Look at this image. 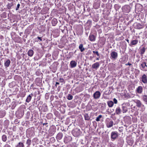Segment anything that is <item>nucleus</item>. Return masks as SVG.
I'll list each match as a JSON object with an SVG mask.
<instances>
[{"instance_id": "7", "label": "nucleus", "mask_w": 147, "mask_h": 147, "mask_svg": "<svg viewBox=\"0 0 147 147\" xmlns=\"http://www.w3.org/2000/svg\"><path fill=\"white\" fill-rule=\"evenodd\" d=\"M140 80L144 84H147V75L144 74L140 78Z\"/></svg>"}, {"instance_id": "27", "label": "nucleus", "mask_w": 147, "mask_h": 147, "mask_svg": "<svg viewBox=\"0 0 147 147\" xmlns=\"http://www.w3.org/2000/svg\"><path fill=\"white\" fill-rule=\"evenodd\" d=\"M79 48L81 52H83L85 50V48L83 47V45L82 44H80L79 46Z\"/></svg>"}, {"instance_id": "24", "label": "nucleus", "mask_w": 147, "mask_h": 147, "mask_svg": "<svg viewBox=\"0 0 147 147\" xmlns=\"http://www.w3.org/2000/svg\"><path fill=\"white\" fill-rule=\"evenodd\" d=\"M10 63V61L9 59H7L5 62L4 63V65L6 67H8Z\"/></svg>"}, {"instance_id": "50", "label": "nucleus", "mask_w": 147, "mask_h": 147, "mask_svg": "<svg viewBox=\"0 0 147 147\" xmlns=\"http://www.w3.org/2000/svg\"><path fill=\"white\" fill-rule=\"evenodd\" d=\"M118 130L120 132H122L123 131V128L122 127H119Z\"/></svg>"}, {"instance_id": "14", "label": "nucleus", "mask_w": 147, "mask_h": 147, "mask_svg": "<svg viewBox=\"0 0 147 147\" xmlns=\"http://www.w3.org/2000/svg\"><path fill=\"white\" fill-rule=\"evenodd\" d=\"M136 91L137 93L141 94L143 92V88L141 86H138L136 89Z\"/></svg>"}, {"instance_id": "1", "label": "nucleus", "mask_w": 147, "mask_h": 147, "mask_svg": "<svg viewBox=\"0 0 147 147\" xmlns=\"http://www.w3.org/2000/svg\"><path fill=\"white\" fill-rule=\"evenodd\" d=\"M129 105L130 103L128 102L124 103L122 104V112L123 113H125L127 111V107L129 106Z\"/></svg>"}, {"instance_id": "6", "label": "nucleus", "mask_w": 147, "mask_h": 147, "mask_svg": "<svg viewBox=\"0 0 147 147\" xmlns=\"http://www.w3.org/2000/svg\"><path fill=\"white\" fill-rule=\"evenodd\" d=\"M122 9L123 12L128 13L130 11V7L129 5H125L122 7Z\"/></svg>"}, {"instance_id": "60", "label": "nucleus", "mask_w": 147, "mask_h": 147, "mask_svg": "<svg viewBox=\"0 0 147 147\" xmlns=\"http://www.w3.org/2000/svg\"><path fill=\"white\" fill-rule=\"evenodd\" d=\"M115 7H119V5H118L116 4L115 5Z\"/></svg>"}, {"instance_id": "32", "label": "nucleus", "mask_w": 147, "mask_h": 147, "mask_svg": "<svg viewBox=\"0 0 147 147\" xmlns=\"http://www.w3.org/2000/svg\"><path fill=\"white\" fill-rule=\"evenodd\" d=\"M33 54V51L32 50H30L28 52V55L29 56L32 57Z\"/></svg>"}, {"instance_id": "10", "label": "nucleus", "mask_w": 147, "mask_h": 147, "mask_svg": "<svg viewBox=\"0 0 147 147\" xmlns=\"http://www.w3.org/2000/svg\"><path fill=\"white\" fill-rule=\"evenodd\" d=\"M38 109L40 111H43L45 112L47 110V107L45 104H43L42 106H40L39 107Z\"/></svg>"}, {"instance_id": "3", "label": "nucleus", "mask_w": 147, "mask_h": 147, "mask_svg": "<svg viewBox=\"0 0 147 147\" xmlns=\"http://www.w3.org/2000/svg\"><path fill=\"white\" fill-rule=\"evenodd\" d=\"M24 109L22 107H20L19 110L17 111V113H18L19 116L21 118L24 115Z\"/></svg>"}, {"instance_id": "62", "label": "nucleus", "mask_w": 147, "mask_h": 147, "mask_svg": "<svg viewBox=\"0 0 147 147\" xmlns=\"http://www.w3.org/2000/svg\"><path fill=\"white\" fill-rule=\"evenodd\" d=\"M47 124H48L47 123H44L43 124V125H46H46H47Z\"/></svg>"}, {"instance_id": "8", "label": "nucleus", "mask_w": 147, "mask_h": 147, "mask_svg": "<svg viewBox=\"0 0 147 147\" xmlns=\"http://www.w3.org/2000/svg\"><path fill=\"white\" fill-rule=\"evenodd\" d=\"M111 59L115 60L118 57V53L114 51H112L111 53Z\"/></svg>"}, {"instance_id": "59", "label": "nucleus", "mask_w": 147, "mask_h": 147, "mask_svg": "<svg viewBox=\"0 0 147 147\" xmlns=\"http://www.w3.org/2000/svg\"><path fill=\"white\" fill-rule=\"evenodd\" d=\"M100 57H97L96 59V60H98L99 59V58Z\"/></svg>"}, {"instance_id": "36", "label": "nucleus", "mask_w": 147, "mask_h": 147, "mask_svg": "<svg viewBox=\"0 0 147 147\" xmlns=\"http://www.w3.org/2000/svg\"><path fill=\"white\" fill-rule=\"evenodd\" d=\"M2 139L3 141L5 142L7 140V137L5 135H3L2 136Z\"/></svg>"}, {"instance_id": "9", "label": "nucleus", "mask_w": 147, "mask_h": 147, "mask_svg": "<svg viewBox=\"0 0 147 147\" xmlns=\"http://www.w3.org/2000/svg\"><path fill=\"white\" fill-rule=\"evenodd\" d=\"M101 93L99 91H97L95 92L93 94L94 99H98L100 97Z\"/></svg>"}, {"instance_id": "21", "label": "nucleus", "mask_w": 147, "mask_h": 147, "mask_svg": "<svg viewBox=\"0 0 147 147\" xmlns=\"http://www.w3.org/2000/svg\"><path fill=\"white\" fill-rule=\"evenodd\" d=\"M6 114V112L4 110H2L0 111V118H3Z\"/></svg>"}, {"instance_id": "4", "label": "nucleus", "mask_w": 147, "mask_h": 147, "mask_svg": "<svg viewBox=\"0 0 147 147\" xmlns=\"http://www.w3.org/2000/svg\"><path fill=\"white\" fill-rule=\"evenodd\" d=\"M106 124L108 128H110L112 127L113 125V122L112 119L109 118L106 119Z\"/></svg>"}, {"instance_id": "12", "label": "nucleus", "mask_w": 147, "mask_h": 147, "mask_svg": "<svg viewBox=\"0 0 147 147\" xmlns=\"http://www.w3.org/2000/svg\"><path fill=\"white\" fill-rule=\"evenodd\" d=\"M72 134L74 136L76 137L78 136L80 134V130L75 129L72 131Z\"/></svg>"}, {"instance_id": "43", "label": "nucleus", "mask_w": 147, "mask_h": 147, "mask_svg": "<svg viewBox=\"0 0 147 147\" xmlns=\"http://www.w3.org/2000/svg\"><path fill=\"white\" fill-rule=\"evenodd\" d=\"M31 140L29 139L27 140L26 142V144L28 145V146H29L31 144Z\"/></svg>"}, {"instance_id": "30", "label": "nucleus", "mask_w": 147, "mask_h": 147, "mask_svg": "<svg viewBox=\"0 0 147 147\" xmlns=\"http://www.w3.org/2000/svg\"><path fill=\"white\" fill-rule=\"evenodd\" d=\"M16 147H24V145L23 143L19 142L16 146Z\"/></svg>"}, {"instance_id": "28", "label": "nucleus", "mask_w": 147, "mask_h": 147, "mask_svg": "<svg viewBox=\"0 0 147 147\" xmlns=\"http://www.w3.org/2000/svg\"><path fill=\"white\" fill-rule=\"evenodd\" d=\"M146 51V48L143 47L140 49V54L141 55H143Z\"/></svg>"}, {"instance_id": "38", "label": "nucleus", "mask_w": 147, "mask_h": 147, "mask_svg": "<svg viewBox=\"0 0 147 147\" xmlns=\"http://www.w3.org/2000/svg\"><path fill=\"white\" fill-rule=\"evenodd\" d=\"M5 71L3 69L0 68V76H2L5 74Z\"/></svg>"}, {"instance_id": "29", "label": "nucleus", "mask_w": 147, "mask_h": 147, "mask_svg": "<svg viewBox=\"0 0 147 147\" xmlns=\"http://www.w3.org/2000/svg\"><path fill=\"white\" fill-rule=\"evenodd\" d=\"M138 40H133L131 41L130 45H135L138 43Z\"/></svg>"}, {"instance_id": "53", "label": "nucleus", "mask_w": 147, "mask_h": 147, "mask_svg": "<svg viewBox=\"0 0 147 147\" xmlns=\"http://www.w3.org/2000/svg\"><path fill=\"white\" fill-rule=\"evenodd\" d=\"M67 138V137H65V138H64V142L65 143H67V140H66V139Z\"/></svg>"}, {"instance_id": "54", "label": "nucleus", "mask_w": 147, "mask_h": 147, "mask_svg": "<svg viewBox=\"0 0 147 147\" xmlns=\"http://www.w3.org/2000/svg\"><path fill=\"white\" fill-rule=\"evenodd\" d=\"M3 147H11V146L9 145L6 144L4 145Z\"/></svg>"}, {"instance_id": "51", "label": "nucleus", "mask_w": 147, "mask_h": 147, "mask_svg": "<svg viewBox=\"0 0 147 147\" xmlns=\"http://www.w3.org/2000/svg\"><path fill=\"white\" fill-rule=\"evenodd\" d=\"M37 38L38 40H37V41H39L40 42L42 41V37H40L39 36H37Z\"/></svg>"}, {"instance_id": "2", "label": "nucleus", "mask_w": 147, "mask_h": 147, "mask_svg": "<svg viewBox=\"0 0 147 147\" xmlns=\"http://www.w3.org/2000/svg\"><path fill=\"white\" fill-rule=\"evenodd\" d=\"M140 67L142 71H147V63L146 62H142L140 64Z\"/></svg>"}, {"instance_id": "23", "label": "nucleus", "mask_w": 147, "mask_h": 147, "mask_svg": "<svg viewBox=\"0 0 147 147\" xmlns=\"http://www.w3.org/2000/svg\"><path fill=\"white\" fill-rule=\"evenodd\" d=\"M57 22V20L55 18H53L51 21L52 25L53 26H55Z\"/></svg>"}, {"instance_id": "33", "label": "nucleus", "mask_w": 147, "mask_h": 147, "mask_svg": "<svg viewBox=\"0 0 147 147\" xmlns=\"http://www.w3.org/2000/svg\"><path fill=\"white\" fill-rule=\"evenodd\" d=\"M84 119L85 120H89L90 119V117L87 113H85L84 115Z\"/></svg>"}, {"instance_id": "31", "label": "nucleus", "mask_w": 147, "mask_h": 147, "mask_svg": "<svg viewBox=\"0 0 147 147\" xmlns=\"http://www.w3.org/2000/svg\"><path fill=\"white\" fill-rule=\"evenodd\" d=\"M13 5V2L10 3H8L7 5V7L8 9H11V7Z\"/></svg>"}, {"instance_id": "15", "label": "nucleus", "mask_w": 147, "mask_h": 147, "mask_svg": "<svg viewBox=\"0 0 147 147\" xmlns=\"http://www.w3.org/2000/svg\"><path fill=\"white\" fill-rule=\"evenodd\" d=\"M100 64L98 62H96L92 65V67L93 69L97 70L99 67Z\"/></svg>"}, {"instance_id": "34", "label": "nucleus", "mask_w": 147, "mask_h": 147, "mask_svg": "<svg viewBox=\"0 0 147 147\" xmlns=\"http://www.w3.org/2000/svg\"><path fill=\"white\" fill-rule=\"evenodd\" d=\"M53 115L51 113H49L47 115V117L48 119H51L52 118Z\"/></svg>"}, {"instance_id": "26", "label": "nucleus", "mask_w": 147, "mask_h": 147, "mask_svg": "<svg viewBox=\"0 0 147 147\" xmlns=\"http://www.w3.org/2000/svg\"><path fill=\"white\" fill-rule=\"evenodd\" d=\"M107 105L109 107H112L114 105V102L112 101L109 100L107 102Z\"/></svg>"}, {"instance_id": "25", "label": "nucleus", "mask_w": 147, "mask_h": 147, "mask_svg": "<svg viewBox=\"0 0 147 147\" xmlns=\"http://www.w3.org/2000/svg\"><path fill=\"white\" fill-rule=\"evenodd\" d=\"M142 96L143 101L145 102L146 104H147V95L144 94L142 95Z\"/></svg>"}, {"instance_id": "11", "label": "nucleus", "mask_w": 147, "mask_h": 147, "mask_svg": "<svg viewBox=\"0 0 147 147\" xmlns=\"http://www.w3.org/2000/svg\"><path fill=\"white\" fill-rule=\"evenodd\" d=\"M56 131V128L55 127H51L49 130V134L51 136L53 135Z\"/></svg>"}, {"instance_id": "48", "label": "nucleus", "mask_w": 147, "mask_h": 147, "mask_svg": "<svg viewBox=\"0 0 147 147\" xmlns=\"http://www.w3.org/2000/svg\"><path fill=\"white\" fill-rule=\"evenodd\" d=\"M20 5L19 3H18V4L17 7L16 8V10H18L19 8V7H20Z\"/></svg>"}, {"instance_id": "5", "label": "nucleus", "mask_w": 147, "mask_h": 147, "mask_svg": "<svg viewBox=\"0 0 147 147\" xmlns=\"http://www.w3.org/2000/svg\"><path fill=\"white\" fill-rule=\"evenodd\" d=\"M111 136L112 140H114L117 138L119 136V134L116 131H113L111 133Z\"/></svg>"}, {"instance_id": "42", "label": "nucleus", "mask_w": 147, "mask_h": 147, "mask_svg": "<svg viewBox=\"0 0 147 147\" xmlns=\"http://www.w3.org/2000/svg\"><path fill=\"white\" fill-rule=\"evenodd\" d=\"M5 102L6 104H8L10 102V99L9 98H7L5 99Z\"/></svg>"}, {"instance_id": "39", "label": "nucleus", "mask_w": 147, "mask_h": 147, "mask_svg": "<svg viewBox=\"0 0 147 147\" xmlns=\"http://www.w3.org/2000/svg\"><path fill=\"white\" fill-rule=\"evenodd\" d=\"M73 98V96L71 94H68L67 97V99L69 100H72Z\"/></svg>"}, {"instance_id": "37", "label": "nucleus", "mask_w": 147, "mask_h": 147, "mask_svg": "<svg viewBox=\"0 0 147 147\" xmlns=\"http://www.w3.org/2000/svg\"><path fill=\"white\" fill-rule=\"evenodd\" d=\"M26 94L25 92H20V96L21 97L23 98L24 97Z\"/></svg>"}, {"instance_id": "22", "label": "nucleus", "mask_w": 147, "mask_h": 147, "mask_svg": "<svg viewBox=\"0 0 147 147\" xmlns=\"http://www.w3.org/2000/svg\"><path fill=\"white\" fill-rule=\"evenodd\" d=\"M122 111L120 107H117L115 110V113L117 115H120L121 114Z\"/></svg>"}, {"instance_id": "16", "label": "nucleus", "mask_w": 147, "mask_h": 147, "mask_svg": "<svg viewBox=\"0 0 147 147\" xmlns=\"http://www.w3.org/2000/svg\"><path fill=\"white\" fill-rule=\"evenodd\" d=\"M134 26L135 28L137 29H140L143 28V25L140 23H136L134 24Z\"/></svg>"}, {"instance_id": "19", "label": "nucleus", "mask_w": 147, "mask_h": 147, "mask_svg": "<svg viewBox=\"0 0 147 147\" xmlns=\"http://www.w3.org/2000/svg\"><path fill=\"white\" fill-rule=\"evenodd\" d=\"M90 40L91 41H94L96 40V37L95 36L92 34H90L89 37Z\"/></svg>"}, {"instance_id": "61", "label": "nucleus", "mask_w": 147, "mask_h": 147, "mask_svg": "<svg viewBox=\"0 0 147 147\" xmlns=\"http://www.w3.org/2000/svg\"><path fill=\"white\" fill-rule=\"evenodd\" d=\"M59 84V83L58 82H56V84H55V86H57L56 85L57 84Z\"/></svg>"}, {"instance_id": "56", "label": "nucleus", "mask_w": 147, "mask_h": 147, "mask_svg": "<svg viewBox=\"0 0 147 147\" xmlns=\"http://www.w3.org/2000/svg\"><path fill=\"white\" fill-rule=\"evenodd\" d=\"M64 81L63 79V78H60L59 79V81L61 82H63Z\"/></svg>"}, {"instance_id": "35", "label": "nucleus", "mask_w": 147, "mask_h": 147, "mask_svg": "<svg viewBox=\"0 0 147 147\" xmlns=\"http://www.w3.org/2000/svg\"><path fill=\"white\" fill-rule=\"evenodd\" d=\"M31 98H32V97L30 96V94L27 97V98L26 100V102H29L30 101Z\"/></svg>"}, {"instance_id": "47", "label": "nucleus", "mask_w": 147, "mask_h": 147, "mask_svg": "<svg viewBox=\"0 0 147 147\" xmlns=\"http://www.w3.org/2000/svg\"><path fill=\"white\" fill-rule=\"evenodd\" d=\"M131 111L132 112H134V111H136V107L134 106L131 109Z\"/></svg>"}, {"instance_id": "13", "label": "nucleus", "mask_w": 147, "mask_h": 147, "mask_svg": "<svg viewBox=\"0 0 147 147\" xmlns=\"http://www.w3.org/2000/svg\"><path fill=\"white\" fill-rule=\"evenodd\" d=\"M134 102L136 104V106L138 107L144 106L142 104L141 101L139 100H136L134 101Z\"/></svg>"}, {"instance_id": "44", "label": "nucleus", "mask_w": 147, "mask_h": 147, "mask_svg": "<svg viewBox=\"0 0 147 147\" xmlns=\"http://www.w3.org/2000/svg\"><path fill=\"white\" fill-rule=\"evenodd\" d=\"M50 141L52 143L54 142L55 141V138L54 137L51 138L50 139Z\"/></svg>"}, {"instance_id": "20", "label": "nucleus", "mask_w": 147, "mask_h": 147, "mask_svg": "<svg viewBox=\"0 0 147 147\" xmlns=\"http://www.w3.org/2000/svg\"><path fill=\"white\" fill-rule=\"evenodd\" d=\"M63 134L61 132L58 133L57 135L56 138L57 140H60L62 138Z\"/></svg>"}, {"instance_id": "41", "label": "nucleus", "mask_w": 147, "mask_h": 147, "mask_svg": "<svg viewBox=\"0 0 147 147\" xmlns=\"http://www.w3.org/2000/svg\"><path fill=\"white\" fill-rule=\"evenodd\" d=\"M93 53L94 54L96 55L98 57H100V54L97 51H93Z\"/></svg>"}, {"instance_id": "40", "label": "nucleus", "mask_w": 147, "mask_h": 147, "mask_svg": "<svg viewBox=\"0 0 147 147\" xmlns=\"http://www.w3.org/2000/svg\"><path fill=\"white\" fill-rule=\"evenodd\" d=\"M102 117V115H99L96 118V120L97 121H100V119Z\"/></svg>"}, {"instance_id": "52", "label": "nucleus", "mask_w": 147, "mask_h": 147, "mask_svg": "<svg viewBox=\"0 0 147 147\" xmlns=\"http://www.w3.org/2000/svg\"><path fill=\"white\" fill-rule=\"evenodd\" d=\"M35 84H32L31 85V87H32L33 89H36L35 87H34V86H35Z\"/></svg>"}, {"instance_id": "58", "label": "nucleus", "mask_w": 147, "mask_h": 147, "mask_svg": "<svg viewBox=\"0 0 147 147\" xmlns=\"http://www.w3.org/2000/svg\"><path fill=\"white\" fill-rule=\"evenodd\" d=\"M125 65H128L130 66L131 65V64L129 63H127L125 64Z\"/></svg>"}, {"instance_id": "49", "label": "nucleus", "mask_w": 147, "mask_h": 147, "mask_svg": "<svg viewBox=\"0 0 147 147\" xmlns=\"http://www.w3.org/2000/svg\"><path fill=\"white\" fill-rule=\"evenodd\" d=\"M113 101L114 102V103L115 104H117V100L115 98H114L113 99Z\"/></svg>"}, {"instance_id": "64", "label": "nucleus", "mask_w": 147, "mask_h": 147, "mask_svg": "<svg viewBox=\"0 0 147 147\" xmlns=\"http://www.w3.org/2000/svg\"><path fill=\"white\" fill-rule=\"evenodd\" d=\"M68 138H69V139H71V137H70V136H68Z\"/></svg>"}, {"instance_id": "17", "label": "nucleus", "mask_w": 147, "mask_h": 147, "mask_svg": "<svg viewBox=\"0 0 147 147\" xmlns=\"http://www.w3.org/2000/svg\"><path fill=\"white\" fill-rule=\"evenodd\" d=\"M32 144L33 145V147H36L37 138H35L33 139L32 141Z\"/></svg>"}, {"instance_id": "18", "label": "nucleus", "mask_w": 147, "mask_h": 147, "mask_svg": "<svg viewBox=\"0 0 147 147\" xmlns=\"http://www.w3.org/2000/svg\"><path fill=\"white\" fill-rule=\"evenodd\" d=\"M70 65L71 67L74 68L76 66L77 63L75 61H72L70 62Z\"/></svg>"}, {"instance_id": "55", "label": "nucleus", "mask_w": 147, "mask_h": 147, "mask_svg": "<svg viewBox=\"0 0 147 147\" xmlns=\"http://www.w3.org/2000/svg\"><path fill=\"white\" fill-rule=\"evenodd\" d=\"M16 104L15 103H14L13 105L12 106V108H15V107H16Z\"/></svg>"}, {"instance_id": "46", "label": "nucleus", "mask_w": 147, "mask_h": 147, "mask_svg": "<svg viewBox=\"0 0 147 147\" xmlns=\"http://www.w3.org/2000/svg\"><path fill=\"white\" fill-rule=\"evenodd\" d=\"M38 103H39V104L38 105V107H38V108H39V106H40H40L42 105L43 102L42 101L39 100Z\"/></svg>"}, {"instance_id": "45", "label": "nucleus", "mask_w": 147, "mask_h": 147, "mask_svg": "<svg viewBox=\"0 0 147 147\" xmlns=\"http://www.w3.org/2000/svg\"><path fill=\"white\" fill-rule=\"evenodd\" d=\"M92 108V106L91 105H89L87 107V109L88 110H90Z\"/></svg>"}, {"instance_id": "57", "label": "nucleus", "mask_w": 147, "mask_h": 147, "mask_svg": "<svg viewBox=\"0 0 147 147\" xmlns=\"http://www.w3.org/2000/svg\"><path fill=\"white\" fill-rule=\"evenodd\" d=\"M40 95H39V96H37V101L40 100Z\"/></svg>"}, {"instance_id": "63", "label": "nucleus", "mask_w": 147, "mask_h": 147, "mask_svg": "<svg viewBox=\"0 0 147 147\" xmlns=\"http://www.w3.org/2000/svg\"><path fill=\"white\" fill-rule=\"evenodd\" d=\"M126 40L129 43V40L128 39H126Z\"/></svg>"}]
</instances>
